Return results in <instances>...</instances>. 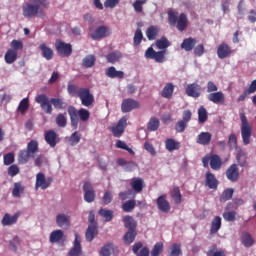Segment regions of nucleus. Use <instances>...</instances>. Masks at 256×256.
Returning <instances> with one entry per match:
<instances>
[{
	"instance_id": "7ed1b4c3",
	"label": "nucleus",
	"mask_w": 256,
	"mask_h": 256,
	"mask_svg": "<svg viewBox=\"0 0 256 256\" xmlns=\"http://www.w3.org/2000/svg\"><path fill=\"white\" fill-rule=\"evenodd\" d=\"M168 23L170 27H176L180 32H183L189 25V19L185 13L179 15L177 10H170L168 11Z\"/></svg>"
},
{
	"instance_id": "cd10ccee",
	"label": "nucleus",
	"mask_w": 256,
	"mask_h": 256,
	"mask_svg": "<svg viewBox=\"0 0 256 256\" xmlns=\"http://www.w3.org/2000/svg\"><path fill=\"white\" fill-rule=\"evenodd\" d=\"M197 45V40L195 38H185L180 45V49H183L186 52L193 51Z\"/></svg>"
},
{
	"instance_id": "09e8293b",
	"label": "nucleus",
	"mask_w": 256,
	"mask_h": 256,
	"mask_svg": "<svg viewBox=\"0 0 256 256\" xmlns=\"http://www.w3.org/2000/svg\"><path fill=\"white\" fill-rule=\"evenodd\" d=\"M137 202L135 200H128L122 205V209L125 213H131L135 209Z\"/></svg>"
},
{
	"instance_id": "c85d7f7f",
	"label": "nucleus",
	"mask_w": 256,
	"mask_h": 256,
	"mask_svg": "<svg viewBox=\"0 0 256 256\" xmlns=\"http://www.w3.org/2000/svg\"><path fill=\"white\" fill-rule=\"evenodd\" d=\"M56 223L58 227H61V229H69L70 226V219L69 216L60 213L56 216Z\"/></svg>"
},
{
	"instance_id": "f704fd0d",
	"label": "nucleus",
	"mask_w": 256,
	"mask_h": 256,
	"mask_svg": "<svg viewBox=\"0 0 256 256\" xmlns=\"http://www.w3.org/2000/svg\"><path fill=\"white\" fill-rule=\"evenodd\" d=\"M240 239L244 247H252V245L255 243V240H253V236H251V233L249 232H243Z\"/></svg>"
},
{
	"instance_id": "b1692460",
	"label": "nucleus",
	"mask_w": 256,
	"mask_h": 256,
	"mask_svg": "<svg viewBox=\"0 0 256 256\" xmlns=\"http://www.w3.org/2000/svg\"><path fill=\"white\" fill-rule=\"evenodd\" d=\"M98 234H99V227L97 226V224H89L85 234L86 241L91 243V241H93Z\"/></svg>"
},
{
	"instance_id": "0e129e2a",
	"label": "nucleus",
	"mask_w": 256,
	"mask_h": 256,
	"mask_svg": "<svg viewBox=\"0 0 256 256\" xmlns=\"http://www.w3.org/2000/svg\"><path fill=\"white\" fill-rule=\"evenodd\" d=\"M15 163V154L13 152L4 155V165H13Z\"/></svg>"
},
{
	"instance_id": "a19ab883",
	"label": "nucleus",
	"mask_w": 256,
	"mask_h": 256,
	"mask_svg": "<svg viewBox=\"0 0 256 256\" xmlns=\"http://www.w3.org/2000/svg\"><path fill=\"white\" fill-rule=\"evenodd\" d=\"M98 213L100 217H103L106 223H109V221L113 220V210L101 208Z\"/></svg>"
},
{
	"instance_id": "bb28decb",
	"label": "nucleus",
	"mask_w": 256,
	"mask_h": 256,
	"mask_svg": "<svg viewBox=\"0 0 256 256\" xmlns=\"http://www.w3.org/2000/svg\"><path fill=\"white\" fill-rule=\"evenodd\" d=\"M175 92V84L172 82H168L160 92L161 97L163 99H171L173 97V93Z\"/></svg>"
},
{
	"instance_id": "bf43d9fd",
	"label": "nucleus",
	"mask_w": 256,
	"mask_h": 256,
	"mask_svg": "<svg viewBox=\"0 0 256 256\" xmlns=\"http://www.w3.org/2000/svg\"><path fill=\"white\" fill-rule=\"evenodd\" d=\"M169 45H171V43L165 37H162L161 39L156 41V47L158 49H167V47H169Z\"/></svg>"
},
{
	"instance_id": "13d9d810",
	"label": "nucleus",
	"mask_w": 256,
	"mask_h": 256,
	"mask_svg": "<svg viewBox=\"0 0 256 256\" xmlns=\"http://www.w3.org/2000/svg\"><path fill=\"white\" fill-rule=\"evenodd\" d=\"M236 160L240 167H247V156L243 152H239L236 155Z\"/></svg>"
},
{
	"instance_id": "412c9836",
	"label": "nucleus",
	"mask_w": 256,
	"mask_h": 256,
	"mask_svg": "<svg viewBox=\"0 0 256 256\" xmlns=\"http://www.w3.org/2000/svg\"><path fill=\"white\" fill-rule=\"evenodd\" d=\"M21 216V212H16L13 216H11L9 213H6L1 221V224L4 227L10 226V225H15L17 223V220Z\"/></svg>"
},
{
	"instance_id": "6e6d98bb",
	"label": "nucleus",
	"mask_w": 256,
	"mask_h": 256,
	"mask_svg": "<svg viewBox=\"0 0 256 256\" xmlns=\"http://www.w3.org/2000/svg\"><path fill=\"white\" fill-rule=\"evenodd\" d=\"M162 253H163V242H157L151 251V256H160Z\"/></svg>"
},
{
	"instance_id": "1a4fd4ad",
	"label": "nucleus",
	"mask_w": 256,
	"mask_h": 256,
	"mask_svg": "<svg viewBox=\"0 0 256 256\" xmlns=\"http://www.w3.org/2000/svg\"><path fill=\"white\" fill-rule=\"evenodd\" d=\"M127 121H129V117L123 116L115 126L110 128L113 137H121L123 133H125V129H127Z\"/></svg>"
},
{
	"instance_id": "39448f33",
	"label": "nucleus",
	"mask_w": 256,
	"mask_h": 256,
	"mask_svg": "<svg viewBox=\"0 0 256 256\" xmlns=\"http://www.w3.org/2000/svg\"><path fill=\"white\" fill-rule=\"evenodd\" d=\"M240 119L242 141L244 145H249V143H251V135L253 133V128H251V125H249V121L247 120V116H245V113L240 114Z\"/></svg>"
},
{
	"instance_id": "c03bdc74",
	"label": "nucleus",
	"mask_w": 256,
	"mask_h": 256,
	"mask_svg": "<svg viewBox=\"0 0 256 256\" xmlns=\"http://www.w3.org/2000/svg\"><path fill=\"white\" fill-rule=\"evenodd\" d=\"M76 117H79L82 121H89V117H91V113H89V110L85 108H81L80 110L76 109Z\"/></svg>"
},
{
	"instance_id": "2f4dec72",
	"label": "nucleus",
	"mask_w": 256,
	"mask_h": 256,
	"mask_svg": "<svg viewBox=\"0 0 256 256\" xmlns=\"http://www.w3.org/2000/svg\"><path fill=\"white\" fill-rule=\"evenodd\" d=\"M165 148L170 152L177 151L178 149H181V143L175 141L173 138H168L165 141Z\"/></svg>"
},
{
	"instance_id": "58836bf2",
	"label": "nucleus",
	"mask_w": 256,
	"mask_h": 256,
	"mask_svg": "<svg viewBox=\"0 0 256 256\" xmlns=\"http://www.w3.org/2000/svg\"><path fill=\"white\" fill-rule=\"evenodd\" d=\"M221 229V218L219 216L214 217L211 223L210 235H215Z\"/></svg>"
},
{
	"instance_id": "8fccbe9b",
	"label": "nucleus",
	"mask_w": 256,
	"mask_h": 256,
	"mask_svg": "<svg viewBox=\"0 0 256 256\" xmlns=\"http://www.w3.org/2000/svg\"><path fill=\"white\" fill-rule=\"evenodd\" d=\"M141 41H143V32L141 31V28H138L135 31L133 38L134 47H139V45H141Z\"/></svg>"
},
{
	"instance_id": "f3484780",
	"label": "nucleus",
	"mask_w": 256,
	"mask_h": 256,
	"mask_svg": "<svg viewBox=\"0 0 256 256\" xmlns=\"http://www.w3.org/2000/svg\"><path fill=\"white\" fill-rule=\"evenodd\" d=\"M217 55L219 59H227L230 55H233L231 46L223 42L218 46Z\"/></svg>"
},
{
	"instance_id": "603ef678",
	"label": "nucleus",
	"mask_w": 256,
	"mask_h": 256,
	"mask_svg": "<svg viewBox=\"0 0 256 256\" xmlns=\"http://www.w3.org/2000/svg\"><path fill=\"white\" fill-rule=\"evenodd\" d=\"M27 109H29V98H24L19 103L18 111H20L22 115H25V113H27Z\"/></svg>"
},
{
	"instance_id": "774afa93",
	"label": "nucleus",
	"mask_w": 256,
	"mask_h": 256,
	"mask_svg": "<svg viewBox=\"0 0 256 256\" xmlns=\"http://www.w3.org/2000/svg\"><path fill=\"white\" fill-rule=\"evenodd\" d=\"M79 141H81V135H79V132L72 133L69 138L70 145H77Z\"/></svg>"
},
{
	"instance_id": "3c124183",
	"label": "nucleus",
	"mask_w": 256,
	"mask_h": 256,
	"mask_svg": "<svg viewBox=\"0 0 256 256\" xmlns=\"http://www.w3.org/2000/svg\"><path fill=\"white\" fill-rule=\"evenodd\" d=\"M113 249H114L113 243L109 242L101 248L100 255L101 256H111Z\"/></svg>"
},
{
	"instance_id": "c756f323",
	"label": "nucleus",
	"mask_w": 256,
	"mask_h": 256,
	"mask_svg": "<svg viewBox=\"0 0 256 256\" xmlns=\"http://www.w3.org/2000/svg\"><path fill=\"white\" fill-rule=\"evenodd\" d=\"M123 59V54L120 51H114L106 55V60L108 63L115 65V63H119Z\"/></svg>"
},
{
	"instance_id": "9b49d317",
	"label": "nucleus",
	"mask_w": 256,
	"mask_h": 256,
	"mask_svg": "<svg viewBox=\"0 0 256 256\" xmlns=\"http://www.w3.org/2000/svg\"><path fill=\"white\" fill-rule=\"evenodd\" d=\"M141 104L139 101L134 100L133 98H127L122 101L121 111L122 113H131L134 109H139Z\"/></svg>"
},
{
	"instance_id": "f257e3e1",
	"label": "nucleus",
	"mask_w": 256,
	"mask_h": 256,
	"mask_svg": "<svg viewBox=\"0 0 256 256\" xmlns=\"http://www.w3.org/2000/svg\"><path fill=\"white\" fill-rule=\"evenodd\" d=\"M30 3H26L22 6V15L25 19H33V17H39L45 19V10L49 7V0H29Z\"/></svg>"
},
{
	"instance_id": "473e14b6",
	"label": "nucleus",
	"mask_w": 256,
	"mask_h": 256,
	"mask_svg": "<svg viewBox=\"0 0 256 256\" xmlns=\"http://www.w3.org/2000/svg\"><path fill=\"white\" fill-rule=\"evenodd\" d=\"M124 227L128 229V231H137V222L131 216H125L123 218Z\"/></svg>"
},
{
	"instance_id": "de8ad7c7",
	"label": "nucleus",
	"mask_w": 256,
	"mask_h": 256,
	"mask_svg": "<svg viewBox=\"0 0 256 256\" xmlns=\"http://www.w3.org/2000/svg\"><path fill=\"white\" fill-rule=\"evenodd\" d=\"M63 239L62 230H55L50 234V243H59Z\"/></svg>"
},
{
	"instance_id": "9d476101",
	"label": "nucleus",
	"mask_w": 256,
	"mask_h": 256,
	"mask_svg": "<svg viewBox=\"0 0 256 256\" xmlns=\"http://www.w3.org/2000/svg\"><path fill=\"white\" fill-rule=\"evenodd\" d=\"M109 35H111V29H109L107 26H99L94 32H91V29L89 32V36L91 39H93V41H99L104 37H109Z\"/></svg>"
},
{
	"instance_id": "f8f14e48",
	"label": "nucleus",
	"mask_w": 256,
	"mask_h": 256,
	"mask_svg": "<svg viewBox=\"0 0 256 256\" xmlns=\"http://www.w3.org/2000/svg\"><path fill=\"white\" fill-rule=\"evenodd\" d=\"M225 175L228 181H230L231 183H236V181H239L240 176L239 166H237V164L230 165L227 168Z\"/></svg>"
},
{
	"instance_id": "a211bd4d",
	"label": "nucleus",
	"mask_w": 256,
	"mask_h": 256,
	"mask_svg": "<svg viewBox=\"0 0 256 256\" xmlns=\"http://www.w3.org/2000/svg\"><path fill=\"white\" fill-rule=\"evenodd\" d=\"M106 77H109V79H124L125 78V72L121 70H117L115 66H110L105 71Z\"/></svg>"
},
{
	"instance_id": "5fc2aeb1",
	"label": "nucleus",
	"mask_w": 256,
	"mask_h": 256,
	"mask_svg": "<svg viewBox=\"0 0 256 256\" xmlns=\"http://www.w3.org/2000/svg\"><path fill=\"white\" fill-rule=\"evenodd\" d=\"M207 256H225V252L223 250L217 251V245H213L207 252Z\"/></svg>"
},
{
	"instance_id": "e433bc0d",
	"label": "nucleus",
	"mask_w": 256,
	"mask_h": 256,
	"mask_svg": "<svg viewBox=\"0 0 256 256\" xmlns=\"http://www.w3.org/2000/svg\"><path fill=\"white\" fill-rule=\"evenodd\" d=\"M17 51L13 49H8L5 53L4 59L8 65H11L17 61Z\"/></svg>"
},
{
	"instance_id": "dca6fc26",
	"label": "nucleus",
	"mask_w": 256,
	"mask_h": 256,
	"mask_svg": "<svg viewBox=\"0 0 256 256\" xmlns=\"http://www.w3.org/2000/svg\"><path fill=\"white\" fill-rule=\"evenodd\" d=\"M207 99L215 105L225 104V94L222 91H216L208 94Z\"/></svg>"
},
{
	"instance_id": "79ce46f5",
	"label": "nucleus",
	"mask_w": 256,
	"mask_h": 256,
	"mask_svg": "<svg viewBox=\"0 0 256 256\" xmlns=\"http://www.w3.org/2000/svg\"><path fill=\"white\" fill-rule=\"evenodd\" d=\"M207 119H209L207 109H205L203 106H200L198 109V123L200 125H203L207 121Z\"/></svg>"
},
{
	"instance_id": "69168bd1",
	"label": "nucleus",
	"mask_w": 256,
	"mask_h": 256,
	"mask_svg": "<svg viewBox=\"0 0 256 256\" xmlns=\"http://www.w3.org/2000/svg\"><path fill=\"white\" fill-rule=\"evenodd\" d=\"M236 217H237V212L235 211H228L223 214L224 220L228 222L235 221Z\"/></svg>"
},
{
	"instance_id": "49530a36",
	"label": "nucleus",
	"mask_w": 256,
	"mask_h": 256,
	"mask_svg": "<svg viewBox=\"0 0 256 256\" xmlns=\"http://www.w3.org/2000/svg\"><path fill=\"white\" fill-rule=\"evenodd\" d=\"M56 125L61 128L67 127V113H60L56 116Z\"/></svg>"
},
{
	"instance_id": "c9c22d12",
	"label": "nucleus",
	"mask_w": 256,
	"mask_h": 256,
	"mask_svg": "<svg viewBox=\"0 0 256 256\" xmlns=\"http://www.w3.org/2000/svg\"><path fill=\"white\" fill-rule=\"evenodd\" d=\"M206 185L209 189H215L217 185H219L217 178H215V175L211 172L206 173Z\"/></svg>"
},
{
	"instance_id": "72a5a7b5",
	"label": "nucleus",
	"mask_w": 256,
	"mask_h": 256,
	"mask_svg": "<svg viewBox=\"0 0 256 256\" xmlns=\"http://www.w3.org/2000/svg\"><path fill=\"white\" fill-rule=\"evenodd\" d=\"M131 187L136 193H141L143 187H145V182H143V179L141 178H133L131 180Z\"/></svg>"
},
{
	"instance_id": "338daca9",
	"label": "nucleus",
	"mask_w": 256,
	"mask_h": 256,
	"mask_svg": "<svg viewBox=\"0 0 256 256\" xmlns=\"http://www.w3.org/2000/svg\"><path fill=\"white\" fill-rule=\"evenodd\" d=\"M185 129H187V123L183 120H179L176 124H175V131L177 133H183L185 131Z\"/></svg>"
},
{
	"instance_id": "f03ea898",
	"label": "nucleus",
	"mask_w": 256,
	"mask_h": 256,
	"mask_svg": "<svg viewBox=\"0 0 256 256\" xmlns=\"http://www.w3.org/2000/svg\"><path fill=\"white\" fill-rule=\"evenodd\" d=\"M35 102L38 103L42 109V111H45L48 115H51L53 113V107L54 109H65V102L61 98H51L49 100V97H47L45 94H39L35 97ZM53 105V106H52Z\"/></svg>"
},
{
	"instance_id": "0eeeda50",
	"label": "nucleus",
	"mask_w": 256,
	"mask_h": 256,
	"mask_svg": "<svg viewBox=\"0 0 256 256\" xmlns=\"http://www.w3.org/2000/svg\"><path fill=\"white\" fill-rule=\"evenodd\" d=\"M55 49L60 57H71V53H73V46L60 39L56 40Z\"/></svg>"
},
{
	"instance_id": "052dcab7",
	"label": "nucleus",
	"mask_w": 256,
	"mask_h": 256,
	"mask_svg": "<svg viewBox=\"0 0 256 256\" xmlns=\"http://www.w3.org/2000/svg\"><path fill=\"white\" fill-rule=\"evenodd\" d=\"M116 147H117V149H123L124 151H128V153H130L131 155L135 154L133 149L129 148V146H127V144L125 142H123L122 140H118L116 142Z\"/></svg>"
},
{
	"instance_id": "4c0bfd02",
	"label": "nucleus",
	"mask_w": 256,
	"mask_h": 256,
	"mask_svg": "<svg viewBox=\"0 0 256 256\" xmlns=\"http://www.w3.org/2000/svg\"><path fill=\"white\" fill-rule=\"evenodd\" d=\"M158 35H159L158 26H150L146 30V37H147L148 41H155V39H157Z\"/></svg>"
},
{
	"instance_id": "a878e982",
	"label": "nucleus",
	"mask_w": 256,
	"mask_h": 256,
	"mask_svg": "<svg viewBox=\"0 0 256 256\" xmlns=\"http://www.w3.org/2000/svg\"><path fill=\"white\" fill-rule=\"evenodd\" d=\"M68 115L70 117L71 127L77 129L79 127V117L77 116V108L74 106L68 107Z\"/></svg>"
},
{
	"instance_id": "37998d69",
	"label": "nucleus",
	"mask_w": 256,
	"mask_h": 256,
	"mask_svg": "<svg viewBox=\"0 0 256 256\" xmlns=\"http://www.w3.org/2000/svg\"><path fill=\"white\" fill-rule=\"evenodd\" d=\"M95 61H97L95 55H87L83 58L82 64L84 67H86V69H90L95 65Z\"/></svg>"
},
{
	"instance_id": "864d4df0",
	"label": "nucleus",
	"mask_w": 256,
	"mask_h": 256,
	"mask_svg": "<svg viewBox=\"0 0 256 256\" xmlns=\"http://www.w3.org/2000/svg\"><path fill=\"white\" fill-rule=\"evenodd\" d=\"M181 254V244L174 243L170 246L169 256H180Z\"/></svg>"
},
{
	"instance_id": "4d7b16f0",
	"label": "nucleus",
	"mask_w": 256,
	"mask_h": 256,
	"mask_svg": "<svg viewBox=\"0 0 256 256\" xmlns=\"http://www.w3.org/2000/svg\"><path fill=\"white\" fill-rule=\"evenodd\" d=\"M80 89L81 88H79L77 85H74V84H68V86H67V92L72 97H79V90Z\"/></svg>"
},
{
	"instance_id": "4be33fe9",
	"label": "nucleus",
	"mask_w": 256,
	"mask_h": 256,
	"mask_svg": "<svg viewBox=\"0 0 256 256\" xmlns=\"http://www.w3.org/2000/svg\"><path fill=\"white\" fill-rule=\"evenodd\" d=\"M57 137L58 135L57 132H55V130H48L44 134V139L46 143L52 148L57 147Z\"/></svg>"
},
{
	"instance_id": "423d86ee",
	"label": "nucleus",
	"mask_w": 256,
	"mask_h": 256,
	"mask_svg": "<svg viewBox=\"0 0 256 256\" xmlns=\"http://www.w3.org/2000/svg\"><path fill=\"white\" fill-rule=\"evenodd\" d=\"M78 97L81 101V104L84 107H91V105H93V103H95V96H93V94L91 93V90H89V88L80 87V89L78 91Z\"/></svg>"
},
{
	"instance_id": "ea45409f",
	"label": "nucleus",
	"mask_w": 256,
	"mask_h": 256,
	"mask_svg": "<svg viewBox=\"0 0 256 256\" xmlns=\"http://www.w3.org/2000/svg\"><path fill=\"white\" fill-rule=\"evenodd\" d=\"M135 237H137V230H128L123 237L124 243L126 245H131V243L135 241Z\"/></svg>"
},
{
	"instance_id": "680f3d73",
	"label": "nucleus",
	"mask_w": 256,
	"mask_h": 256,
	"mask_svg": "<svg viewBox=\"0 0 256 256\" xmlns=\"http://www.w3.org/2000/svg\"><path fill=\"white\" fill-rule=\"evenodd\" d=\"M228 147L231 151H233V149H237V135L230 134L228 138Z\"/></svg>"
},
{
	"instance_id": "2eb2a0df",
	"label": "nucleus",
	"mask_w": 256,
	"mask_h": 256,
	"mask_svg": "<svg viewBox=\"0 0 256 256\" xmlns=\"http://www.w3.org/2000/svg\"><path fill=\"white\" fill-rule=\"evenodd\" d=\"M83 250L81 248V236L79 234H75L74 245L70 249L68 256H82Z\"/></svg>"
},
{
	"instance_id": "4468645a",
	"label": "nucleus",
	"mask_w": 256,
	"mask_h": 256,
	"mask_svg": "<svg viewBox=\"0 0 256 256\" xmlns=\"http://www.w3.org/2000/svg\"><path fill=\"white\" fill-rule=\"evenodd\" d=\"M201 91H202L201 85L197 83L188 84L185 89L186 95L188 97H193L194 99L201 97Z\"/></svg>"
},
{
	"instance_id": "6e6552de",
	"label": "nucleus",
	"mask_w": 256,
	"mask_h": 256,
	"mask_svg": "<svg viewBox=\"0 0 256 256\" xmlns=\"http://www.w3.org/2000/svg\"><path fill=\"white\" fill-rule=\"evenodd\" d=\"M165 55H167L165 50L156 52L153 47H149L145 52L146 59H154L156 63H165L167 61Z\"/></svg>"
},
{
	"instance_id": "20e7f679",
	"label": "nucleus",
	"mask_w": 256,
	"mask_h": 256,
	"mask_svg": "<svg viewBox=\"0 0 256 256\" xmlns=\"http://www.w3.org/2000/svg\"><path fill=\"white\" fill-rule=\"evenodd\" d=\"M39 153V142L37 140H31L26 149L20 150L18 154V163L25 165L29 163V159H35V156Z\"/></svg>"
},
{
	"instance_id": "6ab92c4d",
	"label": "nucleus",
	"mask_w": 256,
	"mask_h": 256,
	"mask_svg": "<svg viewBox=\"0 0 256 256\" xmlns=\"http://www.w3.org/2000/svg\"><path fill=\"white\" fill-rule=\"evenodd\" d=\"M132 252L136 256H149V248L147 246H143L142 242H136L132 246Z\"/></svg>"
},
{
	"instance_id": "5701e85b",
	"label": "nucleus",
	"mask_w": 256,
	"mask_h": 256,
	"mask_svg": "<svg viewBox=\"0 0 256 256\" xmlns=\"http://www.w3.org/2000/svg\"><path fill=\"white\" fill-rule=\"evenodd\" d=\"M156 204L159 211H161L162 213H169V211H171V204L169 203V201H167L165 196L158 197Z\"/></svg>"
},
{
	"instance_id": "393cba45",
	"label": "nucleus",
	"mask_w": 256,
	"mask_h": 256,
	"mask_svg": "<svg viewBox=\"0 0 256 256\" xmlns=\"http://www.w3.org/2000/svg\"><path fill=\"white\" fill-rule=\"evenodd\" d=\"M211 139H213L211 133L201 132L196 138V143L203 146L211 145Z\"/></svg>"
},
{
	"instance_id": "aec40b11",
	"label": "nucleus",
	"mask_w": 256,
	"mask_h": 256,
	"mask_svg": "<svg viewBox=\"0 0 256 256\" xmlns=\"http://www.w3.org/2000/svg\"><path fill=\"white\" fill-rule=\"evenodd\" d=\"M39 51H41V55L46 61H51L53 59L55 52L51 47L47 46L45 43H41L38 47Z\"/></svg>"
},
{
	"instance_id": "a18cd8bd",
	"label": "nucleus",
	"mask_w": 256,
	"mask_h": 256,
	"mask_svg": "<svg viewBox=\"0 0 256 256\" xmlns=\"http://www.w3.org/2000/svg\"><path fill=\"white\" fill-rule=\"evenodd\" d=\"M159 118L157 117H152L150 118L148 124H147V129L148 131H157V129H159Z\"/></svg>"
},
{
	"instance_id": "e2e57ef3",
	"label": "nucleus",
	"mask_w": 256,
	"mask_h": 256,
	"mask_svg": "<svg viewBox=\"0 0 256 256\" xmlns=\"http://www.w3.org/2000/svg\"><path fill=\"white\" fill-rule=\"evenodd\" d=\"M10 46L12 47L10 49H12V51H16L17 53V51H22L23 42L21 40H12Z\"/></svg>"
},
{
	"instance_id": "ddd939ff",
	"label": "nucleus",
	"mask_w": 256,
	"mask_h": 256,
	"mask_svg": "<svg viewBox=\"0 0 256 256\" xmlns=\"http://www.w3.org/2000/svg\"><path fill=\"white\" fill-rule=\"evenodd\" d=\"M51 183H53L52 177L46 178L45 174L41 172L36 175V188L40 187V189H47L51 186Z\"/></svg>"
},
{
	"instance_id": "7c9ffc66",
	"label": "nucleus",
	"mask_w": 256,
	"mask_h": 256,
	"mask_svg": "<svg viewBox=\"0 0 256 256\" xmlns=\"http://www.w3.org/2000/svg\"><path fill=\"white\" fill-rule=\"evenodd\" d=\"M221 165H223V162L221 161V157L217 154H213L210 156V167L214 171H219L221 169Z\"/></svg>"
}]
</instances>
